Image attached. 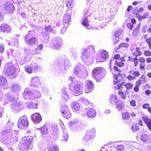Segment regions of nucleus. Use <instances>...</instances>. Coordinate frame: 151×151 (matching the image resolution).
Wrapping results in <instances>:
<instances>
[{
	"instance_id": "f257e3e1",
	"label": "nucleus",
	"mask_w": 151,
	"mask_h": 151,
	"mask_svg": "<svg viewBox=\"0 0 151 151\" xmlns=\"http://www.w3.org/2000/svg\"><path fill=\"white\" fill-rule=\"evenodd\" d=\"M82 50L83 60L85 62L92 61L93 54L95 52L94 46L92 45H88L86 48H83Z\"/></svg>"
},
{
	"instance_id": "f03ea898",
	"label": "nucleus",
	"mask_w": 151,
	"mask_h": 151,
	"mask_svg": "<svg viewBox=\"0 0 151 151\" xmlns=\"http://www.w3.org/2000/svg\"><path fill=\"white\" fill-rule=\"evenodd\" d=\"M23 96L25 99L32 100L40 98L41 94L40 91L37 90L34 91L33 93L29 88H26L24 90Z\"/></svg>"
},
{
	"instance_id": "7ed1b4c3",
	"label": "nucleus",
	"mask_w": 151,
	"mask_h": 151,
	"mask_svg": "<svg viewBox=\"0 0 151 151\" xmlns=\"http://www.w3.org/2000/svg\"><path fill=\"white\" fill-rule=\"evenodd\" d=\"M33 139V137L30 136L25 137L23 138L19 144L20 150L22 151L28 148L32 144Z\"/></svg>"
},
{
	"instance_id": "20e7f679",
	"label": "nucleus",
	"mask_w": 151,
	"mask_h": 151,
	"mask_svg": "<svg viewBox=\"0 0 151 151\" xmlns=\"http://www.w3.org/2000/svg\"><path fill=\"white\" fill-rule=\"evenodd\" d=\"M31 33L27 34L25 37L26 43L29 45H33L38 42V39L35 36H33Z\"/></svg>"
},
{
	"instance_id": "39448f33",
	"label": "nucleus",
	"mask_w": 151,
	"mask_h": 151,
	"mask_svg": "<svg viewBox=\"0 0 151 151\" xmlns=\"http://www.w3.org/2000/svg\"><path fill=\"white\" fill-rule=\"evenodd\" d=\"M16 70L14 64L11 62H8L6 64L4 71L7 75L12 76L14 74Z\"/></svg>"
},
{
	"instance_id": "423d86ee",
	"label": "nucleus",
	"mask_w": 151,
	"mask_h": 151,
	"mask_svg": "<svg viewBox=\"0 0 151 151\" xmlns=\"http://www.w3.org/2000/svg\"><path fill=\"white\" fill-rule=\"evenodd\" d=\"M17 125L20 129H27L29 125L27 118L24 116H22L19 119Z\"/></svg>"
},
{
	"instance_id": "0eeeda50",
	"label": "nucleus",
	"mask_w": 151,
	"mask_h": 151,
	"mask_svg": "<svg viewBox=\"0 0 151 151\" xmlns=\"http://www.w3.org/2000/svg\"><path fill=\"white\" fill-rule=\"evenodd\" d=\"M52 48L55 50H59L62 44V39L58 37H54L52 38Z\"/></svg>"
},
{
	"instance_id": "6e6552de",
	"label": "nucleus",
	"mask_w": 151,
	"mask_h": 151,
	"mask_svg": "<svg viewBox=\"0 0 151 151\" xmlns=\"http://www.w3.org/2000/svg\"><path fill=\"white\" fill-rule=\"evenodd\" d=\"M83 84L80 83L75 85L74 86L73 94L76 96H78L83 93Z\"/></svg>"
},
{
	"instance_id": "1a4fd4ad",
	"label": "nucleus",
	"mask_w": 151,
	"mask_h": 151,
	"mask_svg": "<svg viewBox=\"0 0 151 151\" xmlns=\"http://www.w3.org/2000/svg\"><path fill=\"white\" fill-rule=\"evenodd\" d=\"M95 133L96 129L94 128L91 130H87L83 138V140L86 141L92 140L95 137Z\"/></svg>"
},
{
	"instance_id": "9d476101",
	"label": "nucleus",
	"mask_w": 151,
	"mask_h": 151,
	"mask_svg": "<svg viewBox=\"0 0 151 151\" xmlns=\"http://www.w3.org/2000/svg\"><path fill=\"white\" fill-rule=\"evenodd\" d=\"M104 70V69H102L100 67H97L94 68L92 70V76L97 81L99 82L100 81V79L97 78L98 77Z\"/></svg>"
},
{
	"instance_id": "9b49d317",
	"label": "nucleus",
	"mask_w": 151,
	"mask_h": 151,
	"mask_svg": "<svg viewBox=\"0 0 151 151\" xmlns=\"http://www.w3.org/2000/svg\"><path fill=\"white\" fill-rule=\"evenodd\" d=\"M16 100H15V102H13L11 104V108L14 110H19L23 109L24 108V106L23 103L22 102H17Z\"/></svg>"
},
{
	"instance_id": "f8f14e48",
	"label": "nucleus",
	"mask_w": 151,
	"mask_h": 151,
	"mask_svg": "<svg viewBox=\"0 0 151 151\" xmlns=\"http://www.w3.org/2000/svg\"><path fill=\"white\" fill-rule=\"evenodd\" d=\"M41 85L40 79L37 76H35L31 79L30 86L33 87L38 88Z\"/></svg>"
},
{
	"instance_id": "ddd939ff",
	"label": "nucleus",
	"mask_w": 151,
	"mask_h": 151,
	"mask_svg": "<svg viewBox=\"0 0 151 151\" xmlns=\"http://www.w3.org/2000/svg\"><path fill=\"white\" fill-rule=\"evenodd\" d=\"M109 54L108 52L105 50H103L101 53L100 57L101 59L99 57H97L96 58V61L97 62H104L105 60L109 58Z\"/></svg>"
},
{
	"instance_id": "4468645a",
	"label": "nucleus",
	"mask_w": 151,
	"mask_h": 151,
	"mask_svg": "<svg viewBox=\"0 0 151 151\" xmlns=\"http://www.w3.org/2000/svg\"><path fill=\"white\" fill-rule=\"evenodd\" d=\"M94 88V85L91 81L87 80L86 82L85 88V92L86 93L91 92Z\"/></svg>"
},
{
	"instance_id": "2eb2a0df",
	"label": "nucleus",
	"mask_w": 151,
	"mask_h": 151,
	"mask_svg": "<svg viewBox=\"0 0 151 151\" xmlns=\"http://www.w3.org/2000/svg\"><path fill=\"white\" fill-rule=\"evenodd\" d=\"M32 120L35 123L37 124L40 123L42 120V118L40 114L38 113H35L31 116Z\"/></svg>"
},
{
	"instance_id": "dca6fc26",
	"label": "nucleus",
	"mask_w": 151,
	"mask_h": 151,
	"mask_svg": "<svg viewBox=\"0 0 151 151\" xmlns=\"http://www.w3.org/2000/svg\"><path fill=\"white\" fill-rule=\"evenodd\" d=\"M0 85L2 86L4 89H8L9 88L6 79L2 76H0Z\"/></svg>"
},
{
	"instance_id": "f3484780",
	"label": "nucleus",
	"mask_w": 151,
	"mask_h": 151,
	"mask_svg": "<svg viewBox=\"0 0 151 151\" xmlns=\"http://www.w3.org/2000/svg\"><path fill=\"white\" fill-rule=\"evenodd\" d=\"M85 111L88 117H93L96 116V112L94 109L89 108H86L85 109Z\"/></svg>"
},
{
	"instance_id": "a211bd4d",
	"label": "nucleus",
	"mask_w": 151,
	"mask_h": 151,
	"mask_svg": "<svg viewBox=\"0 0 151 151\" xmlns=\"http://www.w3.org/2000/svg\"><path fill=\"white\" fill-rule=\"evenodd\" d=\"M4 7L5 10L9 12L13 13L14 11V6L10 2H7L5 3L4 5Z\"/></svg>"
},
{
	"instance_id": "6ab92c4d",
	"label": "nucleus",
	"mask_w": 151,
	"mask_h": 151,
	"mask_svg": "<svg viewBox=\"0 0 151 151\" xmlns=\"http://www.w3.org/2000/svg\"><path fill=\"white\" fill-rule=\"evenodd\" d=\"M71 106L73 110L77 112L80 109V104L77 101H73L71 104Z\"/></svg>"
},
{
	"instance_id": "aec40b11",
	"label": "nucleus",
	"mask_w": 151,
	"mask_h": 151,
	"mask_svg": "<svg viewBox=\"0 0 151 151\" xmlns=\"http://www.w3.org/2000/svg\"><path fill=\"white\" fill-rule=\"evenodd\" d=\"M70 19V16L69 14L66 13L63 17V24L64 26L68 27L69 25V22Z\"/></svg>"
},
{
	"instance_id": "412c9836",
	"label": "nucleus",
	"mask_w": 151,
	"mask_h": 151,
	"mask_svg": "<svg viewBox=\"0 0 151 151\" xmlns=\"http://www.w3.org/2000/svg\"><path fill=\"white\" fill-rule=\"evenodd\" d=\"M88 12V9H86L85 10L84 13V16L83 17V21L82 22V24L87 29H89L87 28L89 26L88 19L87 18L86 16H85V15L88 14L87 13Z\"/></svg>"
},
{
	"instance_id": "4be33fe9",
	"label": "nucleus",
	"mask_w": 151,
	"mask_h": 151,
	"mask_svg": "<svg viewBox=\"0 0 151 151\" xmlns=\"http://www.w3.org/2000/svg\"><path fill=\"white\" fill-rule=\"evenodd\" d=\"M61 96L62 99L65 101H67L69 98V96L68 94L66 89L64 87L62 88L61 92Z\"/></svg>"
},
{
	"instance_id": "5701e85b",
	"label": "nucleus",
	"mask_w": 151,
	"mask_h": 151,
	"mask_svg": "<svg viewBox=\"0 0 151 151\" xmlns=\"http://www.w3.org/2000/svg\"><path fill=\"white\" fill-rule=\"evenodd\" d=\"M4 100L7 102L9 101H14L15 100H17L18 98H14L11 94L6 93L4 95Z\"/></svg>"
},
{
	"instance_id": "b1692460",
	"label": "nucleus",
	"mask_w": 151,
	"mask_h": 151,
	"mask_svg": "<svg viewBox=\"0 0 151 151\" xmlns=\"http://www.w3.org/2000/svg\"><path fill=\"white\" fill-rule=\"evenodd\" d=\"M1 29L3 32L8 33L11 31V28L6 24H2L1 26Z\"/></svg>"
},
{
	"instance_id": "393cba45",
	"label": "nucleus",
	"mask_w": 151,
	"mask_h": 151,
	"mask_svg": "<svg viewBox=\"0 0 151 151\" xmlns=\"http://www.w3.org/2000/svg\"><path fill=\"white\" fill-rule=\"evenodd\" d=\"M109 100L110 103L112 105H115L119 101L117 99L116 96L114 95L111 96Z\"/></svg>"
},
{
	"instance_id": "a878e982",
	"label": "nucleus",
	"mask_w": 151,
	"mask_h": 151,
	"mask_svg": "<svg viewBox=\"0 0 151 151\" xmlns=\"http://www.w3.org/2000/svg\"><path fill=\"white\" fill-rule=\"evenodd\" d=\"M11 89L13 92H18L21 90V87L19 84H14L12 86Z\"/></svg>"
},
{
	"instance_id": "bb28decb",
	"label": "nucleus",
	"mask_w": 151,
	"mask_h": 151,
	"mask_svg": "<svg viewBox=\"0 0 151 151\" xmlns=\"http://www.w3.org/2000/svg\"><path fill=\"white\" fill-rule=\"evenodd\" d=\"M143 119L149 129L151 131V120L146 117H143Z\"/></svg>"
},
{
	"instance_id": "cd10ccee",
	"label": "nucleus",
	"mask_w": 151,
	"mask_h": 151,
	"mask_svg": "<svg viewBox=\"0 0 151 151\" xmlns=\"http://www.w3.org/2000/svg\"><path fill=\"white\" fill-rule=\"evenodd\" d=\"M115 105H116V108L119 111L122 110L124 107V103L119 100Z\"/></svg>"
},
{
	"instance_id": "c85d7f7f",
	"label": "nucleus",
	"mask_w": 151,
	"mask_h": 151,
	"mask_svg": "<svg viewBox=\"0 0 151 151\" xmlns=\"http://www.w3.org/2000/svg\"><path fill=\"white\" fill-rule=\"evenodd\" d=\"M83 66H76L73 70L74 73L76 75L81 73V72Z\"/></svg>"
},
{
	"instance_id": "c756f323",
	"label": "nucleus",
	"mask_w": 151,
	"mask_h": 151,
	"mask_svg": "<svg viewBox=\"0 0 151 151\" xmlns=\"http://www.w3.org/2000/svg\"><path fill=\"white\" fill-rule=\"evenodd\" d=\"M56 63L57 65V67L56 68L62 70L63 72V67L62 60L61 59H58L56 61Z\"/></svg>"
},
{
	"instance_id": "7c9ffc66",
	"label": "nucleus",
	"mask_w": 151,
	"mask_h": 151,
	"mask_svg": "<svg viewBox=\"0 0 151 151\" xmlns=\"http://www.w3.org/2000/svg\"><path fill=\"white\" fill-rule=\"evenodd\" d=\"M64 66L63 70L68 69L71 66L70 63L69 61L67 59H65L64 60Z\"/></svg>"
},
{
	"instance_id": "2f4dec72",
	"label": "nucleus",
	"mask_w": 151,
	"mask_h": 151,
	"mask_svg": "<svg viewBox=\"0 0 151 151\" xmlns=\"http://www.w3.org/2000/svg\"><path fill=\"white\" fill-rule=\"evenodd\" d=\"M32 65H27L24 66V68L25 71L29 73H32L33 69Z\"/></svg>"
},
{
	"instance_id": "473e14b6",
	"label": "nucleus",
	"mask_w": 151,
	"mask_h": 151,
	"mask_svg": "<svg viewBox=\"0 0 151 151\" xmlns=\"http://www.w3.org/2000/svg\"><path fill=\"white\" fill-rule=\"evenodd\" d=\"M140 49L139 47H136V51L132 53V55L136 57L141 55L142 53L141 51H140Z\"/></svg>"
},
{
	"instance_id": "72a5a7b5",
	"label": "nucleus",
	"mask_w": 151,
	"mask_h": 151,
	"mask_svg": "<svg viewBox=\"0 0 151 151\" xmlns=\"http://www.w3.org/2000/svg\"><path fill=\"white\" fill-rule=\"evenodd\" d=\"M17 137L16 136L12 137L10 136L8 137L7 140L9 143H11L17 141Z\"/></svg>"
},
{
	"instance_id": "f704fd0d",
	"label": "nucleus",
	"mask_w": 151,
	"mask_h": 151,
	"mask_svg": "<svg viewBox=\"0 0 151 151\" xmlns=\"http://www.w3.org/2000/svg\"><path fill=\"white\" fill-rule=\"evenodd\" d=\"M129 73L134 75V76L136 78V77H139L140 75V73L139 71L136 70L134 71L132 70L130 71L129 72Z\"/></svg>"
},
{
	"instance_id": "c9c22d12",
	"label": "nucleus",
	"mask_w": 151,
	"mask_h": 151,
	"mask_svg": "<svg viewBox=\"0 0 151 151\" xmlns=\"http://www.w3.org/2000/svg\"><path fill=\"white\" fill-rule=\"evenodd\" d=\"M26 104L27 105V106L29 108L33 109H37L38 106L37 104H33L31 102L26 103Z\"/></svg>"
},
{
	"instance_id": "e433bc0d",
	"label": "nucleus",
	"mask_w": 151,
	"mask_h": 151,
	"mask_svg": "<svg viewBox=\"0 0 151 151\" xmlns=\"http://www.w3.org/2000/svg\"><path fill=\"white\" fill-rule=\"evenodd\" d=\"M149 135L145 134H143L141 136L140 139L143 142H147L149 139Z\"/></svg>"
},
{
	"instance_id": "4c0bfd02",
	"label": "nucleus",
	"mask_w": 151,
	"mask_h": 151,
	"mask_svg": "<svg viewBox=\"0 0 151 151\" xmlns=\"http://www.w3.org/2000/svg\"><path fill=\"white\" fill-rule=\"evenodd\" d=\"M140 27L138 26L137 28L134 29L133 30L132 35L134 37H136L137 36L139 32Z\"/></svg>"
},
{
	"instance_id": "58836bf2",
	"label": "nucleus",
	"mask_w": 151,
	"mask_h": 151,
	"mask_svg": "<svg viewBox=\"0 0 151 151\" xmlns=\"http://www.w3.org/2000/svg\"><path fill=\"white\" fill-rule=\"evenodd\" d=\"M63 139H62V141H67L68 140V136L67 131L65 129L63 131Z\"/></svg>"
},
{
	"instance_id": "ea45409f",
	"label": "nucleus",
	"mask_w": 151,
	"mask_h": 151,
	"mask_svg": "<svg viewBox=\"0 0 151 151\" xmlns=\"http://www.w3.org/2000/svg\"><path fill=\"white\" fill-rule=\"evenodd\" d=\"M131 129L133 132H136L139 129V125L137 124H134L132 126Z\"/></svg>"
},
{
	"instance_id": "a19ab883",
	"label": "nucleus",
	"mask_w": 151,
	"mask_h": 151,
	"mask_svg": "<svg viewBox=\"0 0 151 151\" xmlns=\"http://www.w3.org/2000/svg\"><path fill=\"white\" fill-rule=\"evenodd\" d=\"M61 113L63 117L66 119H69L71 116V114L69 110Z\"/></svg>"
},
{
	"instance_id": "79ce46f5",
	"label": "nucleus",
	"mask_w": 151,
	"mask_h": 151,
	"mask_svg": "<svg viewBox=\"0 0 151 151\" xmlns=\"http://www.w3.org/2000/svg\"><path fill=\"white\" fill-rule=\"evenodd\" d=\"M40 131L42 134H46L48 132L47 128L46 125H44L41 128Z\"/></svg>"
},
{
	"instance_id": "37998d69",
	"label": "nucleus",
	"mask_w": 151,
	"mask_h": 151,
	"mask_svg": "<svg viewBox=\"0 0 151 151\" xmlns=\"http://www.w3.org/2000/svg\"><path fill=\"white\" fill-rule=\"evenodd\" d=\"M18 44V40L17 38H14L12 40V41L11 43H8L9 45H14L17 46Z\"/></svg>"
},
{
	"instance_id": "c03bdc74",
	"label": "nucleus",
	"mask_w": 151,
	"mask_h": 151,
	"mask_svg": "<svg viewBox=\"0 0 151 151\" xmlns=\"http://www.w3.org/2000/svg\"><path fill=\"white\" fill-rule=\"evenodd\" d=\"M114 36L116 38L119 37L122 34V31L121 29H119L117 31H116L114 33Z\"/></svg>"
},
{
	"instance_id": "a18cd8bd",
	"label": "nucleus",
	"mask_w": 151,
	"mask_h": 151,
	"mask_svg": "<svg viewBox=\"0 0 151 151\" xmlns=\"http://www.w3.org/2000/svg\"><path fill=\"white\" fill-rule=\"evenodd\" d=\"M122 85L123 86H125L127 89H132V88L133 85L132 83H128L125 84L124 82H122Z\"/></svg>"
},
{
	"instance_id": "49530a36",
	"label": "nucleus",
	"mask_w": 151,
	"mask_h": 151,
	"mask_svg": "<svg viewBox=\"0 0 151 151\" xmlns=\"http://www.w3.org/2000/svg\"><path fill=\"white\" fill-rule=\"evenodd\" d=\"M68 106L66 105H63L60 109V111L61 113H63L64 112L69 110Z\"/></svg>"
},
{
	"instance_id": "de8ad7c7",
	"label": "nucleus",
	"mask_w": 151,
	"mask_h": 151,
	"mask_svg": "<svg viewBox=\"0 0 151 151\" xmlns=\"http://www.w3.org/2000/svg\"><path fill=\"white\" fill-rule=\"evenodd\" d=\"M130 117L129 113L127 112H124L122 114V118L123 119L127 120Z\"/></svg>"
},
{
	"instance_id": "09e8293b",
	"label": "nucleus",
	"mask_w": 151,
	"mask_h": 151,
	"mask_svg": "<svg viewBox=\"0 0 151 151\" xmlns=\"http://www.w3.org/2000/svg\"><path fill=\"white\" fill-rule=\"evenodd\" d=\"M113 75H114V83L115 84H116L120 82L121 80L120 78H118V76L116 74L114 75L113 74Z\"/></svg>"
},
{
	"instance_id": "8fccbe9b",
	"label": "nucleus",
	"mask_w": 151,
	"mask_h": 151,
	"mask_svg": "<svg viewBox=\"0 0 151 151\" xmlns=\"http://www.w3.org/2000/svg\"><path fill=\"white\" fill-rule=\"evenodd\" d=\"M120 56L119 54H116L114 55V58H112V59H111L109 61V63L110 64V65L109 66V68H110V70H111V64L112 61H114L115 60V59H118L119 58Z\"/></svg>"
},
{
	"instance_id": "3c124183",
	"label": "nucleus",
	"mask_w": 151,
	"mask_h": 151,
	"mask_svg": "<svg viewBox=\"0 0 151 151\" xmlns=\"http://www.w3.org/2000/svg\"><path fill=\"white\" fill-rule=\"evenodd\" d=\"M30 58L28 57H25L22 61H20L19 64L21 65H23L27 62H28L30 60Z\"/></svg>"
},
{
	"instance_id": "603ef678",
	"label": "nucleus",
	"mask_w": 151,
	"mask_h": 151,
	"mask_svg": "<svg viewBox=\"0 0 151 151\" xmlns=\"http://www.w3.org/2000/svg\"><path fill=\"white\" fill-rule=\"evenodd\" d=\"M129 46V45L128 43H122L118 46L117 48V49H119L122 47H127Z\"/></svg>"
},
{
	"instance_id": "864d4df0",
	"label": "nucleus",
	"mask_w": 151,
	"mask_h": 151,
	"mask_svg": "<svg viewBox=\"0 0 151 151\" xmlns=\"http://www.w3.org/2000/svg\"><path fill=\"white\" fill-rule=\"evenodd\" d=\"M78 122V120L77 119H75L73 120L70 122L69 123L70 127L73 126Z\"/></svg>"
},
{
	"instance_id": "5fc2aeb1",
	"label": "nucleus",
	"mask_w": 151,
	"mask_h": 151,
	"mask_svg": "<svg viewBox=\"0 0 151 151\" xmlns=\"http://www.w3.org/2000/svg\"><path fill=\"white\" fill-rule=\"evenodd\" d=\"M50 151H57L59 150L58 147L56 145L52 146L49 148Z\"/></svg>"
},
{
	"instance_id": "6e6d98bb",
	"label": "nucleus",
	"mask_w": 151,
	"mask_h": 151,
	"mask_svg": "<svg viewBox=\"0 0 151 151\" xmlns=\"http://www.w3.org/2000/svg\"><path fill=\"white\" fill-rule=\"evenodd\" d=\"M66 6L69 8H72L73 6L72 0H68L66 3Z\"/></svg>"
},
{
	"instance_id": "4d7b16f0",
	"label": "nucleus",
	"mask_w": 151,
	"mask_h": 151,
	"mask_svg": "<svg viewBox=\"0 0 151 151\" xmlns=\"http://www.w3.org/2000/svg\"><path fill=\"white\" fill-rule=\"evenodd\" d=\"M117 151H124V148L123 145H118L116 147Z\"/></svg>"
},
{
	"instance_id": "13d9d810",
	"label": "nucleus",
	"mask_w": 151,
	"mask_h": 151,
	"mask_svg": "<svg viewBox=\"0 0 151 151\" xmlns=\"http://www.w3.org/2000/svg\"><path fill=\"white\" fill-rule=\"evenodd\" d=\"M39 52L36 48L34 50L31 49V51L29 53L31 55H35L38 54Z\"/></svg>"
},
{
	"instance_id": "bf43d9fd",
	"label": "nucleus",
	"mask_w": 151,
	"mask_h": 151,
	"mask_svg": "<svg viewBox=\"0 0 151 151\" xmlns=\"http://www.w3.org/2000/svg\"><path fill=\"white\" fill-rule=\"evenodd\" d=\"M118 94L124 99H125L126 98V96L124 95V93L122 91H118Z\"/></svg>"
},
{
	"instance_id": "052dcab7",
	"label": "nucleus",
	"mask_w": 151,
	"mask_h": 151,
	"mask_svg": "<svg viewBox=\"0 0 151 151\" xmlns=\"http://www.w3.org/2000/svg\"><path fill=\"white\" fill-rule=\"evenodd\" d=\"M45 31L48 32H51L53 30L52 29L50 26L46 27H45Z\"/></svg>"
},
{
	"instance_id": "680f3d73",
	"label": "nucleus",
	"mask_w": 151,
	"mask_h": 151,
	"mask_svg": "<svg viewBox=\"0 0 151 151\" xmlns=\"http://www.w3.org/2000/svg\"><path fill=\"white\" fill-rule=\"evenodd\" d=\"M115 62V64L119 67L123 66L124 65V63L122 62H118L117 60H116Z\"/></svg>"
},
{
	"instance_id": "e2e57ef3",
	"label": "nucleus",
	"mask_w": 151,
	"mask_h": 151,
	"mask_svg": "<svg viewBox=\"0 0 151 151\" xmlns=\"http://www.w3.org/2000/svg\"><path fill=\"white\" fill-rule=\"evenodd\" d=\"M42 91L44 93H47L48 92V89L46 87H42L41 89Z\"/></svg>"
},
{
	"instance_id": "0e129e2a",
	"label": "nucleus",
	"mask_w": 151,
	"mask_h": 151,
	"mask_svg": "<svg viewBox=\"0 0 151 151\" xmlns=\"http://www.w3.org/2000/svg\"><path fill=\"white\" fill-rule=\"evenodd\" d=\"M34 69L35 72H37L40 71L42 69V68L40 67L35 65L34 68Z\"/></svg>"
},
{
	"instance_id": "69168bd1",
	"label": "nucleus",
	"mask_w": 151,
	"mask_h": 151,
	"mask_svg": "<svg viewBox=\"0 0 151 151\" xmlns=\"http://www.w3.org/2000/svg\"><path fill=\"white\" fill-rule=\"evenodd\" d=\"M81 99L82 100V101L83 102V103H85L86 104H88L90 103V102L88 101V100L84 97L82 98V99Z\"/></svg>"
},
{
	"instance_id": "338daca9",
	"label": "nucleus",
	"mask_w": 151,
	"mask_h": 151,
	"mask_svg": "<svg viewBox=\"0 0 151 151\" xmlns=\"http://www.w3.org/2000/svg\"><path fill=\"white\" fill-rule=\"evenodd\" d=\"M108 146L106 145L102 147L100 151H109L108 149L107 148ZM109 151H110V150Z\"/></svg>"
},
{
	"instance_id": "774afa93",
	"label": "nucleus",
	"mask_w": 151,
	"mask_h": 151,
	"mask_svg": "<svg viewBox=\"0 0 151 151\" xmlns=\"http://www.w3.org/2000/svg\"><path fill=\"white\" fill-rule=\"evenodd\" d=\"M144 54L145 56H151V52L149 51H145L144 52Z\"/></svg>"
}]
</instances>
